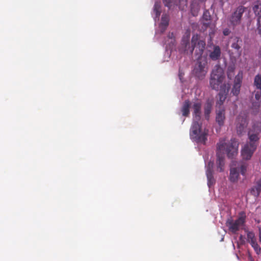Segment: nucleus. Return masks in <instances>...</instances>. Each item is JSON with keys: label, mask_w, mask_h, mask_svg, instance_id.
<instances>
[{"label": "nucleus", "mask_w": 261, "mask_h": 261, "mask_svg": "<svg viewBox=\"0 0 261 261\" xmlns=\"http://www.w3.org/2000/svg\"><path fill=\"white\" fill-rule=\"evenodd\" d=\"M253 10L255 15L258 17L261 15V2L257 1L255 3L253 7Z\"/></svg>", "instance_id": "5701e85b"}, {"label": "nucleus", "mask_w": 261, "mask_h": 261, "mask_svg": "<svg viewBox=\"0 0 261 261\" xmlns=\"http://www.w3.org/2000/svg\"><path fill=\"white\" fill-rule=\"evenodd\" d=\"M225 79L223 69L219 65H216L212 70L210 79V85L211 88L217 91L220 89L225 83H223Z\"/></svg>", "instance_id": "7ed1b4c3"}, {"label": "nucleus", "mask_w": 261, "mask_h": 261, "mask_svg": "<svg viewBox=\"0 0 261 261\" xmlns=\"http://www.w3.org/2000/svg\"><path fill=\"white\" fill-rule=\"evenodd\" d=\"M261 101H257L252 102V109L253 112L255 114L258 112L259 108L260 106Z\"/></svg>", "instance_id": "cd10ccee"}, {"label": "nucleus", "mask_w": 261, "mask_h": 261, "mask_svg": "<svg viewBox=\"0 0 261 261\" xmlns=\"http://www.w3.org/2000/svg\"><path fill=\"white\" fill-rule=\"evenodd\" d=\"M191 106V102L189 100H185L182 107L181 108V111L182 112V116L185 117L189 116L190 114V108Z\"/></svg>", "instance_id": "6ab92c4d"}, {"label": "nucleus", "mask_w": 261, "mask_h": 261, "mask_svg": "<svg viewBox=\"0 0 261 261\" xmlns=\"http://www.w3.org/2000/svg\"><path fill=\"white\" fill-rule=\"evenodd\" d=\"M259 240L261 242V230H259Z\"/></svg>", "instance_id": "79ce46f5"}, {"label": "nucleus", "mask_w": 261, "mask_h": 261, "mask_svg": "<svg viewBox=\"0 0 261 261\" xmlns=\"http://www.w3.org/2000/svg\"><path fill=\"white\" fill-rule=\"evenodd\" d=\"M208 28L210 29L208 33V36L210 38L209 40L210 41H212L214 37L215 32L216 31L215 23H213V24H211V25L208 26Z\"/></svg>", "instance_id": "a878e982"}, {"label": "nucleus", "mask_w": 261, "mask_h": 261, "mask_svg": "<svg viewBox=\"0 0 261 261\" xmlns=\"http://www.w3.org/2000/svg\"><path fill=\"white\" fill-rule=\"evenodd\" d=\"M258 56H259V57L260 58H261V47H260V49L259 50V52H258Z\"/></svg>", "instance_id": "a19ab883"}, {"label": "nucleus", "mask_w": 261, "mask_h": 261, "mask_svg": "<svg viewBox=\"0 0 261 261\" xmlns=\"http://www.w3.org/2000/svg\"><path fill=\"white\" fill-rule=\"evenodd\" d=\"M255 99L257 101H261V90L254 91Z\"/></svg>", "instance_id": "f704fd0d"}, {"label": "nucleus", "mask_w": 261, "mask_h": 261, "mask_svg": "<svg viewBox=\"0 0 261 261\" xmlns=\"http://www.w3.org/2000/svg\"><path fill=\"white\" fill-rule=\"evenodd\" d=\"M261 192V178L258 180L255 186L252 187L250 190L251 194L257 197L259 196Z\"/></svg>", "instance_id": "aec40b11"}, {"label": "nucleus", "mask_w": 261, "mask_h": 261, "mask_svg": "<svg viewBox=\"0 0 261 261\" xmlns=\"http://www.w3.org/2000/svg\"><path fill=\"white\" fill-rule=\"evenodd\" d=\"M241 86V85H240L236 84H233V86L231 92L232 93V94L234 95L237 96L239 94Z\"/></svg>", "instance_id": "7c9ffc66"}, {"label": "nucleus", "mask_w": 261, "mask_h": 261, "mask_svg": "<svg viewBox=\"0 0 261 261\" xmlns=\"http://www.w3.org/2000/svg\"><path fill=\"white\" fill-rule=\"evenodd\" d=\"M236 129L238 135H242L245 132L248 125L247 116L245 114L241 113L236 120Z\"/></svg>", "instance_id": "1a4fd4ad"}, {"label": "nucleus", "mask_w": 261, "mask_h": 261, "mask_svg": "<svg viewBox=\"0 0 261 261\" xmlns=\"http://www.w3.org/2000/svg\"><path fill=\"white\" fill-rule=\"evenodd\" d=\"M205 45V41L201 39L198 34L194 35L191 39V54H192L195 49V54L198 56V58L202 57Z\"/></svg>", "instance_id": "423d86ee"}, {"label": "nucleus", "mask_w": 261, "mask_h": 261, "mask_svg": "<svg viewBox=\"0 0 261 261\" xmlns=\"http://www.w3.org/2000/svg\"><path fill=\"white\" fill-rule=\"evenodd\" d=\"M239 176V171L237 168H231L230 170L229 180L231 182H236Z\"/></svg>", "instance_id": "412c9836"}, {"label": "nucleus", "mask_w": 261, "mask_h": 261, "mask_svg": "<svg viewBox=\"0 0 261 261\" xmlns=\"http://www.w3.org/2000/svg\"><path fill=\"white\" fill-rule=\"evenodd\" d=\"M199 10V7L196 2H193L191 4V12L193 16H197Z\"/></svg>", "instance_id": "b1692460"}, {"label": "nucleus", "mask_w": 261, "mask_h": 261, "mask_svg": "<svg viewBox=\"0 0 261 261\" xmlns=\"http://www.w3.org/2000/svg\"><path fill=\"white\" fill-rule=\"evenodd\" d=\"M230 31L229 29L226 28L223 31V34L224 36H228L230 34Z\"/></svg>", "instance_id": "58836bf2"}, {"label": "nucleus", "mask_w": 261, "mask_h": 261, "mask_svg": "<svg viewBox=\"0 0 261 261\" xmlns=\"http://www.w3.org/2000/svg\"><path fill=\"white\" fill-rule=\"evenodd\" d=\"M233 75V69L232 68H228L227 71V76L228 78L231 79Z\"/></svg>", "instance_id": "4c0bfd02"}, {"label": "nucleus", "mask_w": 261, "mask_h": 261, "mask_svg": "<svg viewBox=\"0 0 261 261\" xmlns=\"http://www.w3.org/2000/svg\"><path fill=\"white\" fill-rule=\"evenodd\" d=\"M206 174L207 178V185L208 187H211L215 182V180L213 176V172L210 170L206 171Z\"/></svg>", "instance_id": "393cba45"}, {"label": "nucleus", "mask_w": 261, "mask_h": 261, "mask_svg": "<svg viewBox=\"0 0 261 261\" xmlns=\"http://www.w3.org/2000/svg\"><path fill=\"white\" fill-rule=\"evenodd\" d=\"M153 11L155 14V18H159L161 13V5L160 2H155L153 6Z\"/></svg>", "instance_id": "4be33fe9"}, {"label": "nucleus", "mask_w": 261, "mask_h": 261, "mask_svg": "<svg viewBox=\"0 0 261 261\" xmlns=\"http://www.w3.org/2000/svg\"><path fill=\"white\" fill-rule=\"evenodd\" d=\"M213 102L212 100H208L206 101V103L204 105V113L205 118L206 120H208L210 118V115L211 113L212 107H213Z\"/></svg>", "instance_id": "a211bd4d"}, {"label": "nucleus", "mask_w": 261, "mask_h": 261, "mask_svg": "<svg viewBox=\"0 0 261 261\" xmlns=\"http://www.w3.org/2000/svg\"><path fill=\"white\" fill-rule=\"evenodd\" d=\"M195 75L199 79L204 78L208 71L207 61L206 58H198L194 69Z\"/></svg>", "instance_id": "39448f33"}, {"label": "nucleus", "mask_w": 261, "mask_h": 261, "mask_svg": "<svg viewBox=\"0 0 261 261\" xmlns=\"http://www.w3.org/2000/svg\"><path fill=\"white\" fill-rule=\"evenodd\" d=\"M168 37L171 39L173 37H174L173 33H169L168 35Z\"/></svg>", "instance_id": "ea45409f"}, {"label": "nucleus", "mask_w": 261, "mask_h": 261, "mask_svg": "<svg viewBox=\"0 0 261 261\" xmlns=\"http://www.w3.org/2000/svg\"><path fill=\"white\" fill-rule=\"evenodd\" d=\"M207 0H198L199 2H201V3H204Z\"/></svg>", "instance_id": "37998d69"}, {"label": "nucleus", "mask_w": 261, "mask_h": 261, "mask_svg": "<svg viewBox=\"0 0 261 261\" xmlns=\"http://www.w3.org/2000/svg\"><path fill=\"white\" fill-rule=\"evenodd\" d=\"M192 109L193 110L194 121L198 122L201 119V102L199 101L194 102L192 106Z\"/></svg>", "instance_id": "f8f14e48"}, {"label": "nucleus", "mask_w": 261, "mask_h": 261, "mask_svg": "<svg viewBox=\"0 0 261 261\" xmlns=\"http://www.w3.org/2000/svg\"><path fill=\"white\" fill-rule=\"evenodd\" d=\"M225 119V109L224 108H220L219 110L217 111L216 120L220 126L223 125Z\"/></svg>", "instance_id": "2eb2a0df"}, {"label": "nucleus", "mask_w": 261, "mask_h": 261, "mask_svg": "<svg viewBox=\"0 0 261 261\" xmlns=\"http://www.w3.org/2000/svg\"><path fill=\"white\" fill-rule=\"evenodd\" d=\"M239 143L237 139L232 138L230 140L225 138L221 139L217 145L216 165L217 171L224 170L225 154L229 158H233L238 153Z\"/></svg>", "instance_id": "f257e3e1"}, {"label": "nucleus", "mask_w": 261, "mask_h": 261, "mask_svg": "<svg viewBox=\"0 0 261 261\" xmlns=\"http://www.w3.org/2000/svg\"><path fill=\"white\" fill-rule=\"evenodd\" d=\"M208 134L207 129H202L201 124L197 121H193L190 132V136L192 140L198 143L205 144L207 141Z\"/></svg>", "instance_id": "20e7f679"}, {"label": "nucleus", "mask_w": 261, "mask_h": 261, "mask_svg": "<svg viewBox=\"0 0 261 261\" xmlns=\"http://www.w3.org/2000/svg\"><path fill=\"white\" fill-rule=\"evenodd\" d=\"M173 0H163L164 5L166 7L170 8L172 6Z\"/></svg>", "instance_id": "e433bc0d"}, {"label": "nucleus", "mask_w": 261, "mask_h": 261, "mask_svg": "<svg viewBox=\"0 0 261 261\" xmlns=\"http://www.w3.org/2000/svg\"><path fill=\"white\" fill-rule=\"evenodd\" d=\"M191 31L189 29L186 30L185 35L183 36L179 47V50L183 53L189 51L191 53V45L190 44V38Z\"/></svg>", "instance_id": "9b49d317"}, {"label": "nucleus", "mask_w": 261, "mask_h": 261, "mask_svg": "<svg viewBox=\"0 0 261 261\" xmlns=\"http://www.w3.org/2000/svg\"><path fill=\"white\" fill-rule=\"evenodd\" d=\"M256 31L261 37V15L259 16L257 18Z\"/></svg>", "instance_id": "473e14b6"}, {"label": "nucleus", "mask_w": 261, "mask_h": 261, "mask_svg": "<svg viewBox=\"0 0 261 261\" xmlns=\"http://www.w3.org/2000/svg\"><path fill=\"white\" fill-rule=\"evenodd\" d=\"M247 240L250 244L256 242V239L253 232L249 231L247 234Z\"/></svg>", "instance_id": "c85d7f7f"}, {"label": "nucleus", "mask_w": 261, "mask_h": 261, "mask_svg": "<svg viewBox=\"0 0 261 261\" xmlns=\"http://www.w3.org/2000/svg\"><path fill=\"white\" fill-rule=\"evenodd\" d=\"M213 166H214V162H211V161L208 162L207 163V165L206 171L210 170L212 172H213Z\"/></svg>", "instance_id": "c9c22d12"}, {"label": "nucleus", "mask_w": 261, "mask_h": 261, "mask_svg": "<svg viewBox=\"0 0 261 261\" xmlns=\"http://www.w3.org/2000/svg\"><path fill=\"white\" fill-rule=\"evenodd\" d=\"M254 85L258 90H261V74H258L255 75L254 79Z\"/></svg>", "instance_id": "bb28decb"}, {"label": "nucleus", "mask_w": 261, "mask_h": 261, "mask_svg": "<svg viewBox=\"0 0 261 261\" xmlns=\"http://www.w3.org/2000/svg\"><path fill=\"white\" fill-rule=\"evenodd\" d=\"M232 43L231 45L232 48L235 50V53L238 55H241L242 53L241 46L242 45V40L238 37L233 38Z\"/></svg>", "instance_id": "ddd939ff"}, {"label": "nucleus", "mask_w": 261, "mask_h": 261, "mask_svg": "<svg viewBox=\"0 0 261 261\" xmlns=\"http://www.w3.org/2000/svg\"><path fill=\"white\" fill-rule=\"evenodd\" d=\"M246 216H241L237 220H234L232 218H229L226 221V226L228 227L229 231L233 233H237L240 228L243 226L245 223Z\"/></svg>", "instance_id": "6e6552de"}, {"label": "nucleus", "mask_w": 261, "mask_h": 261, "mask_svg": "<svg viewBox=\"0 0 261 261\" xmlns=\"http://www.w3.org/2000/svg\"><path fill=\"white\" fill-rule=\"evenodd\" d=\"M251 245L253 248L256 254H259L260 253L261 249L259 246L257 244L256 241L254 243H253L252 244H251Z\"/></svg>", "instance_id": "72a5a7b5"}, {"label": "nucleus", "mask_w": 261, "mask_h": 261, "mask_svg": "<svg viewBox=\"0 0 261 261\" xmlns=\"http://www.w3.org/2000/svg\"><path fill=\"white\" fill-rule=\"evenodd\" d=\"M246 9V7L243 6H239L234 10L232 14L228 16V20L230 26L234 28L241 24L243 14Z\"/></svg>", "instance_id": "0eeeda50"}, {"label": "nucleus", "mask_w": 261, "mask_h": 261, "mask_svg": "<svg viewBox=\"0 0 261 261\" xmlns=\"http://www.w3.org/2000/svg\"><path fill=\"white\" fill-rule=\"evenodd\" d=\"M213 23L212 21V16L208 10H206L204 11L202 16V24L205 29Z\"/></svg>", "instance_id": "dca6fc26"}, {"label": "nucleus", "mask_w": 261, "mask_h": 261, "mask_svg": "<svg viewBox=\"0 0 261 261\" xmlns=\"http://www.w3.org/2000/svg\"><path fill=\"white\" fill-rule=\"evenodd\" d=\"M169 18L167 14H163L161 18V22L159 24V28L161 33H163L169 25Z\"/></svg>", "instance_id": "f3484780"}, {"label": "nucleus", "mask_w": 261, "mask_h": 261, "mask_svg": "<svg viewBox=\"0 0 261 261\" xmlns=\"http://www.w3.org/2000/svg\"><path fill=\"white\" fill-rule=\"evenodd\" d=\"M242 78H243V73L242 71H240L235 77L234 84L241 85Z\"/></svg>", "instance_id": "c756f323"}, {"label": "nucleus", "mask_w": 261, "mask_h": 261, "mask_svg": "<svg viewBox=\"0 0 261 261\" xmlns=\"http://www.w3.org/2000/svg\"><path fill=\"white\" fill-rule=\"evenodd\" d=\"M221 55V48L218 45H214L213 50L210 53L209 57L212 61H217L220 59Z\"/></svg>", "instance_id": "4468645a"}, {"label": "nucleus", "mask_w": 261, "mask_h": 261, "mask_svg": "<svg viewBox=\"0 0 261 261\" xmlns=\"http://www.w3.org/2000/svg\"><path fill=\"white\" fill-rule=\"evenodd\" d=\"M261 133V122H257L252 126V129L248 132L249 141L247 142L242 148L241 155L244 160H249L256 150Z\"/></svg>", "instance_id": "f03ea898"}, {"label": "nucleus", "mask_w": 261, "mask_h": 261, "mask_svg": "<svg viewBox=\"0 0 261 261\" xmlns=\"http://www.w3.org/2000/svg\"><path fill=\"white\" fill-rule=\"evenodd\" d=\"M230 88L229 84H224L221 87V90L217 96V101L216 102V107L220 108H223L222 107L224 101L226 98V96Z\"/></svg>", "instance_id": "9d476101"}, {"label": "nucleus", "mask_w": 261, "mask_h": 261, "mask_svg": "<svg viewBox=\"0 0 261 261\" xmlns=\"http://www.w3.org/2000/svg\"><path fill=\"white\" fill-rule=\"evenodd\" d=\"M248 166V164H247L246 163H242L241 164L240 167V170L241 174L242 175H244V176L245 175Z\"/></svg>", "instance_id": "2f4dec72"}]
</instances>
